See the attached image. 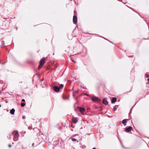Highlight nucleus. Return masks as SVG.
<instances>
[{"label": "nucleus", "instance_id": "1", "mask_svg": "<svg viewBox=\"0 0 149 149\" xmlns=\"http://www.w3.org/2000/svg\"><path fill=\"white\" fill-rule=\"evenodd\" d=\"M11 135L14 137L13 140H16L17 139L19 136L18 132L17 131H14Z\"/></svg>", "mask_w": 149, "mask_h": 149}, {"label": "nucleus", "instance_id": "2", "mask_svg": "<svg viewBox=\"0 0 149 149\" xmlns=\"http://www.w3.org/2000/svg\"><path fill=\"white\" fill-rule=\"evenodd\" d=\"M92 100L95 103H99L101 102V100L98 97L93 96L91 98Z\"/></svg>", "mask_w": 149, "mask_h": 149}, {"label": "nucleus", "instance_id": "3", "mask_svg": "<svg viewBox=\"0 0 149 149\" xmlns=\"http://www.w3.org/2000/svg\"><path fill=\"white\" fill-rule=\"evenodd\" d=\"M46 58L45 57H43L41 59L40 61V64L38 68V69H40L42 67L43 65H44L45 63Z\"/></svg>", "mask_w": 149, "mask_h": 149}, {"label": "nucleus", "instance_id": "4", "mask_svg": "<svg viewBox=\"0 0 149 149\" xmlns=\"http://www.w3.org/2000/svg\"><path fill=\"white\" fill-rule=\"evenodd\" d=\"M77 108L79 110V111L83 115H84V111H85V109L84 108L78 107H77Z\"/></svg>", "mask_w": 149, "mask_h": 149}, {"label": "nucleus", "instance_id": "5", "mask_svg": "<svg viewBox=\"0 0 149 149\" xmlns=\"http://www.w3.org/2000/svg\"><path fill=\"white\" fill-rule=\"evenodd\" d=\"M38 138L39 140L45 139V136L42 134H39L38 136Z\"/></svg>", "mask_w": 149, "mask_h": 149}, {"label": "nucleus", "instance_id": "6", "mask_svg": "<svg viewBox=\"0 0 149 149\" xmlns=\"http://www.w3.org/2000/svg\"><path fill=\"white\" fill-rule=\"evenodd\" d=\"M132 129V127L131 126L128 127H126L124 129L125 132H128L131 131Z\"/></svg>", "mask_w": 149, "mask_h": 149}, {"label": "nucleus", "instance_id": "7", "mask_svg": "<svg viewBox=\"0 0 149 149\" xmlns=\"http://www.w3.org/2000/svg\"><path fill=\"white\" fill-rule=\"evenodd\" d=\"M73 22L74 24H76L77 23V18L76 15H74L73 17Z\"/></svg>", "mask_w": 149, "mask_h": 149}, {"label": "nucleus", "instance_id": "8", "mask_svg": "<svg viewBox=\"0 0 149 149\" xmlns=\"http://www.w3.org/2000/svg\"><path fill=\"white\" fill-rule=\"evenodd\" d=\"M54 90L56 92H58L60 91V88L56 86H54Z\"/></svg>", "mask_w": 149, "mask_h": 149}, {"label": "nucleus", "instance_id": "9", "mask_svg": "<svg viewBox=\"0 0 149 149\" xmlns=\"http://www.w3.org/2000/svg\"><path fill=\"white\" fill-rule=\"evenodd\" d=\"M72 122L74 123H76L78 122V118H77L73 117L72 119Z\"/></svg>", "mask_w": 149, "mask_h": 149}, {"label": "nucleus", "instance_id": "10", "mask_svg": "<svg viewBox=\"0 0 149 149\" xmlns=\"http://www.w3.org/2000/svg\"><path fill=\"white\" fill-rule=\"evenodd\" d=\"M103 103L105 105H107L108 104V102L106 99H104L103 100Z\"/></svg>", "mask_w": 149, "mask_h": 149}, {"label": "nucleus", "instance_id": "11", "mask_svg": "<svg viewBox=\"0 0 149 149\" xmlns=\"http://www.w3.org/2000/svg\"><path fill=\"white\" fill-rule=\"evenodd\" d=\"M117 98L116 97H113L111 100V102L112 103H114L116 102Z\"/></svg>", "mask_w": 149, "mask_h": 149}, {"label": "nucleus", "instance_id": "12", "mask_svg": "<svg viewBox=\"0 0 149 149\" xmlns=\"http://www.w3.org/2000/svg\"><path fill=\"white\" fill-rule=\"evenodd\" d=\"M122 123L124 126H125L126 125L127 121L126 119H124L122 121Z\"/></svg>", "mask_w": 149, "mask_h": 149}, {"label": "nucleus", "instance_id": "13", "mask_svg": "<svg viewBox=\"0 0 149 149\" xmlns=\"http://www.w3.org/2000/svg\"><path fill=\"white\" fill-rule=\"evenodd\" d=\"M15 112V110L14 109H12L10 110V113L12 114H14Z\"/></svg>", "mask_w": 149, "mask_h": 149}, {"label": "nucleus", "instance_id": "14", "mask_svg": "<svg viewBox=\"0 0 149 149\" xmlns=\"http://www.w3.org/2000/svg\"><path fill=\"white\" fill-rule=\"evenodd\" d=\"M80 147L84 149L86 148V146L85 145H83L81 146Z\"/></svg>", "mask_w": 149, "mask_h": 149}, {"label": "nucleus", "instance_id": "15", "mask_svg": "<svg viewBox=\"0 0 149 149\" xmlns=\"http://www.w3.org/2000/svg\"><path fill=\"white\" fill-rule=\"evenodd\" d=\"M63 84H61L60 85L59 88H60V89L62 88L63 87Z\"/></svg>", "mask_w": 149, "mask_h": 149}, {"label": "nucleus", "instance_id": "16", "mask_svg": "<svg viewBox=\"0 0 149 149\" xmlns=\"http://www.w3.org/2000/svg\"><path fill=\"white\" fill-rule=\"evenodd\" d=\"M21 105L22 107H23L25 106V104L24 103H21Z\"/></svg>", "mask_w": 149, "mask_h": 149}, {"label": "nucleus", "instance_id": "17", "mask_svg": "<svg viewBox=\"0 0 149 149\" xmlns=\"http://www.w3.org/2000/svg\"><path fill=\"white\" fill-rule=\"evenodd\" d=\"M8 146L9 148H10L11 147V146H12V145H11V144H9L8 145Z\"/></svg>", "mask_w": 149, "mask_h": 149}, {"label": "nucleus", "instance_id": "18", "mask_svg": "<svg viewBox=\"0 0 149 149\" xmlns=\"http://www.w3.org/2000/svg\"><path fill=\"white\" fill-rule=\"evenodd\" d=\"M146 77H147V78H148L149 77V75L148 74H146Z\"/></svg>", "mask_w": 149, "mask_h": 149}, {"label": "nucleus", "instance_id": "19", "mask_svg": "<svg viewBox=\"0 0 149 149\" xmlns=\"http://www.w3.org/2000/svg\"><path fill=\"white\" fill-rule=\"evenodd\" d=\"M121 146L124 149L126 148V147H125V146H124L123 144H122V145H121Z\"/></svg>", "mask_w": 149, "mask_h": 149}, {"label": "nucleus", "instance_id": "20", "mask_svg": "<svg viewBox=\"0 0 149 149\" xmlns=\"http://www.w3.org/2000/svg\"><path fill=\"white\" fill-rule=\"evenodd\" d=\"M26 118V117L25 116H22V118L23 119H25Z\"/></svg>", "mask_w": 149, "mask_h": 149}, {"label": "nucleus", "instance_id": "21", "mask_svg": "<svg viewBox=\"0 0 149 149\" xmlns=\"http://www.w3.org/2000/svg\"><path fill=\"white\" fill-rule=\"evenodd\" d=\"M125 149H136V148L132 149V148H125Z\"/></svg>", "mask_w": 149, "mask_h": 149}, {"label": "nucleus", "instance_id": "22", "mask_svg": "<svg viewBox=\"0 0 149 149\" xmlns=\"http://www.w3.org/2000/svg\"><path fill=\"white\" fill-rule=\"evenodd\" d=\"M119 141H120V143L121 145H122V144H123V143H122V142L121 141V140H119Z\"/></svg>", "mask_w": 149, "mask_h": 149}, {"label": "nucleus", "instance_id": "23", "mask_svg": "<svg viewBox=\"0 0 149 149\" xmlns=\"http://www.w3.org/2000/svg\"><path fill=\"white\" fill-rule=\"evenodd\" d=\"M114 109V111H115L116 110V108H115V107H114L113 108Z\"/></svg>", "mask_w": 149, "mask_h": 149}, {"label": "nucleus", "instance_id": "24", "mask_svg": "<svg viewBox=\"0 0 149 149\" xmlns=\"http://www.w3.org/2000/svg\"><path fill=\"white\" fill-rule=\"evenodd\" d=\"M22 102H25V100L24 99H22Z\"/></svg>", "mask_w": 149, "mask_h": 149}, {"label": "nucleus", "instance_id": "25", "mask_svg": "<svg viewBox=\"0 0 149 149\" xmlns=\"http://www.w3.org/2000/svg\"><path fill=\"white\" fill-rule=\"evenodd\" d=\"M79 90H78L76 91V93H79Z\"/></svg>", "mask_w": 149, "mask_h": 149}, {"label": "nucleus", "instance_id": "26", "mask_svg": "<svg viewBox=\"0 0 149 149\" xmlns=\"http://www.w3.org/2000/svg\"><path fill=\"white\" fill-rule=\"evenodd\" d=\"M71 140H77L75 138H72L71 139Z\"/></svg>", "mask_w": 149, "mask_h": 149}, {"label": "nucleus", "instance_id": "27", "mask_svg": "<svg viewBox=\"0 0 149 149\" xmlns=\"http://www.w3.org/2000/svg\"><path fill=\"white\" fill-rule=\"evenodd\" d=\"M73 141H74V142H75V141H77V140H72ZM77 142H78V141Z\"/></svg>", "mask_w": 149, "mask_h": 149}, {"label": "nucleus", "instance_id": "28", "mask_svg": "<svg viewBox=\"0 0 149 149\" xmlns=\"http://www.w3.org/2000/svg\"><path fill=\"white\" fill-rule=\"evenodd\" d=\"M72 61L73 62H74V63H76V62H75L73 60H72Z\"/></svg>", "mask_w": 149, "mask_h": 149}, {"label": "nucleus", "instance_id": "29", "mask_svg": "<svg viewBox=\"0 0 149 149\" xmlns=\"http://www.w3.org/2000/svg\"><path fill=\"white\" fill-rule=\"evenodd\" d=\"M73 96L74 97V98H75V95L74 94H73Z\"/></svg>", "mask_w": 149, "mask_h": 149}, {"label": "nucleus", "instance_id": "30", "mask_svg": "<svg viewBox=\"0 0 149 149\" xmlns=\"http://www.w3.org/2000/svg\"><path fill=\"white\" fill-rule=\"evenodd\" d=\"M34 143H33L32 144V146H34Z\"/></svg>", "mask_w": 149, "mask_h": 149}, {"label": "nucleus", "instance_id": "31", "mask_svg": "<svg viewBox=\"0 0 149 149\" xmlns=\"http://www.w3.org/2000/svg\"><path fill=\"white\" fill-rule=\"evenodd\" d=\"M104 38L105 39L107 40H108V41H109V40H108L107 39H106V38ZM110 42H111L112 43V42H111V41H110Z\"/></svg>", "mask_w": 149, "mask_h": 149}, {"label": "nucleus", "instance_id": "32", "mask_svg": "<svg viewBox=\"0 0 149 149\" xmlns=\"http://www.w3.org/2000/svg\"><path fill=\"white\" fill-rule=\"evenodd\" d=\"M62 97L64 100H65V98L63 96Z\"/></svg>", "mask_w": 149, "mask_h": 149}, {"label": "nucleus", "instance_id": "33", "mask_svg": "<svg viewBox=\"0 0 149 149\" xmlns=\"http://www.w3.org/2000/svg\"><path fill=\"white\" fill-rule=\"evenodd\" d=\"M81 87L82 88H83L85 89V88L84 87H82V86H81Z\"/></svg>", "mask_w": 149, "mask_h": 149}, {"label": "nucleus", "instance_id": "34", "mask_svg": "<svg viewBox=\"0 0 149 149\" xmlns=\"http://www.w3.org/2000/svg\"><path fill=\"white\" fill-rule=\"evenodd\" d=\"M97 108H98L97 107H95V109H97Z\"/></svg>", "mask_w": 149, "mask_h": 149}, {"label": "nucleus", "instance_id": "35", "mask_svg": "<svg viewBox=\"0 0 149 149\" xmlns=\"http://www.w3.org/2000/svg\"><path fill=\"white\" fill-rule=\"evenodd\" d=\"M3 46H4V45H2L1 46V47H3Z\"/></svg>", "mask_w": 149, "mask_h": 149}, {"label": "nucleus", "instance_id": "36", "mask_svg": "<svg viewBox=\"0 0 149 149\" xmlns=\"http://www.w3.org/2000/svg\"><path fill=\"white\" fill-rule=\"evenodd\" d=\"M92 149H96V148L94 147V148H92Z\"/></svg>", "mask_w": 149, "mask_h": 149}, {"label": "nucleus", "instance_id": "37", "mask_svg": "<svg viewBox=\"0 0 149 149\" xmlns=\"http://www.w3.org/2000/svg\"><path fill=\"white\" fill-rule=\"evenodd\" d=\"M86 95H87V96H88V94H86Z\"/></svg>", "mask_w": 149, "mask_h": 149}, {"label": "nucleus", "instance_id": "38", "mask_svg": "<svg viewBox=\"0 0 149 149\" xmlns=\"http://www.w3.org/2000/svg\"><path fill=\"white\" fill-rule=\"evenodd\" d=\"M58 141V142H59V141L60 140H56V141Z\"/></svg>", "mask_w": 149, "mask_h": 149}, {"label": "nucleus", "instance_id": "39", "mask_svg": "<svg viewBox=\"0 0 149 149\" xmlns=\"http://www.w3.org/2000/svg\"><path fill=\"white\" fill-rule=\"evenodd\" d=\"M61 141L63 142V140H61Z\"/></svg>", "mask_w": 149, "mask_h": 149}, {"label": "nucleus", "instance_id": "40", "mask_svg": "<svg viewBox=\"0 0 149 149\" xmlns=\"http://www.w3.org/2000/svg\"><path fill=\"white\" fill-rule=\"evenodd\" d=\"M143 141L144 142H146L145 141V140H143Z\"/></svg>", "mask_w": 149, "mask_h": 149}, {"label": "nucleus", "instance_id": "41", "mask_svg": "<svg viewBox=\"0 0 149 149\" xmlns=\"http://www.w3.org/2000/svg\"><path fill=\"white\" fill-rule=\"evenodd\" d=\"M80 144H81H81H82V143H81V142H80Z\"/></svg>", "mask_w": 149, "mask_h": 149}, {"label": "nucleus", "instance_id": "42", "mask_svg": "<svg viewBox=\"0 0 149 149\" xmlns=\"http://www.w3.org/2000/svg\"><path fill=\"white\" fill-rule=\"evenodd\" d=\"M148 81H149V78H148Z\"/></svg>", "mask_w": 149, "mask_h": 149}, {"label": "nucleus", "instance_id": "43", "mask_svg": "<svg viewBox=\"0 0 149 149\" xmlns=\"http://www.w3.org/2000/svg\"><path fill=\"white\" fill-rule=\"evenodd\" d=\"M12 144H14V143L13 142V143H12Z\"/></svg>", "mask_w": 149, "mask_h": 149}, {"label": "nucleus", "instance_id": "44", "mask_svg": "<svg viewBox=\"0 0 149 149\" xmlns=\"http://www.w3.org/2000/svg\"><path fill=\"white\" fill-rule=\"evenodd\" d=\"M67 99H69V98L68 97V98H67Z\"/></svg>", "mask_w": 149, "mask_h": 149}, {"label": "nucleus", "instance_id": "45", "mask_svg": "<svg viewBox=\"0 0 149 149\" xmlns=\"http://www.w3.org/2000/svg\"><path fill=\"white\" fill-rule=\"evenodd\" d=\"M14 141H17V140H14Z\"/></svg>", "mask_w": 149, "mask_h": 149}, {"label": "nucleus", "instance_id": "46", "mask_svg": "<svg viewBox=\"0 0 149 149\" xmlns=\"http://www.w3.org/2000/svg\"><path fill=\"white\" fill-rule=\"evenodd\" d=\"M19 143H19V142L18 143V144H19Z\"/></svg>", "mask_w": 149, "mask_h": 149}, {"label": "nucleus", "instance_id": "47", "mask_svg": "<svg viewBox=\"0 0 149 149\" xmlns=\"http://www.w3.org/2000/svg\"><path fill=\"white\" fill-rule=\"evenodd\" d=\"M38 145V144H37V145H36V146H37Z\"/></svg>", "mask_w": 149, "mask_h": 149}, {"label": "nucleus", "instance_id": "48", "mask_svg": "<svg viewBox=\"0 0 149 149\" xmlns=\"http://www.w3.org/2000/svg\"><path fill=\"white\" fill-rule=\"evenodd\" d=\"M1 106V105H0V107Z\"/></svg>", "mask_w": 149, "mask_h": 149}, {"label": "nucleus", "instance_id": "49", "mask_svg": "<svg viewBox=\"0 0 149 149\" xmlns=\"http://www.w3.org/2000/svg\"><path fill=\"white\" fill-rule=\"evenodd\" d=\"M148 142H149V141Z\"/></svg>", "mask_w": 149, "mask_h": 149}]
</instances>
